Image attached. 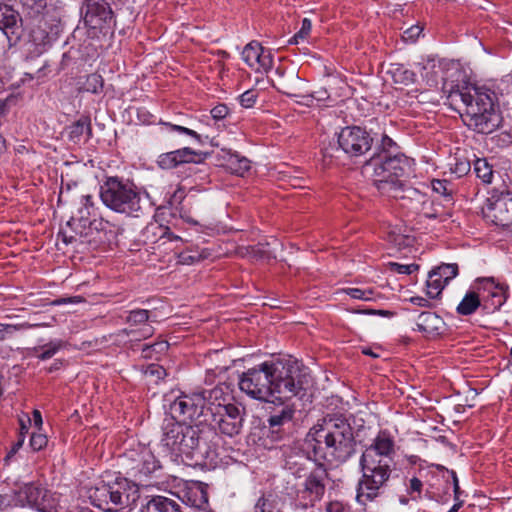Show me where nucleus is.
I'll list each match as a JSON object with an SVG mask.
<instances>
[{
	"label": "nucleus",
	"mask_w": 512,
	"mask_h": 512,
	"mask_svg": "<svg viewBox=\"0 0 512 512\" xmlns=\"http://www.w3.org/2000/svg\"><path fill=\"white\" fill-rule=\"evenodd\" d=\"M311 29H312L311 20L308 18H304L301 23V28L298 31V36H301L302 39H306L309 36Z\"/></svg>",
	"instance_id": "nucleus-54"
},
{
	"label": "nucleus",
	"mask_w": 512,
	"mask_h": 512,
	"mask_svg": "<svg viewBox=\"0 0 512 512\" xmlns=\"http://www.w3.org/2000/svg\"><path fill=\"white\" fill-rule=\"evenodd\" d=\"M116 238L113 226L100 219H93L84 229L75 234H69L68 231L61 229L58 233V239H61L65 245L74 244L78 249L80 245H87L91 249H97L102 245L111 244Z\"/></svg>",
	"instance_id": "nucleus-12"
},
{
	"label": "nucleus",
	"mask_w": 512,
	"mask_h": 512,
	"mask_svg": "<svg viewBox=\"0 0 512 512\" xmlns=\"http://www.w3.org/2000/svg\"><path fill=\"white\" fill-rule=\"evenodd\" d=\"M409 301L412 304L417 305L419 307H427V308H432L433 307V304L428 299H426L424 297L414 296V297H411L409 299Z\"/></svg>",
	"instance_id": "nucleus-58"
},
{
	"label": "nucleus",
	"mask_w": 512,
	"mask_h": 512,
	"mask_svg": "<svg viewBox=\"0 0 512 512\" xmlns=\"http://www.w3.org/2000/svg\"><path fill=\"white\" fill-rule=\"evenodd\" d=\"M388 266H389L390 270H392V271H395L399 274H407V275L412 274L413 272H415L419 269V265L415 264V263L404 265V264H399L396 262H389Z\"/></svg>",
	"instance_id": "nucleus-47"
},
{
	"label": "nucleus",
	"mask_w": 512,
	"mask_h": 512,
	"mask_svg": "<svg viewBox=\"0 0 512 512\" xmlns=\"http://www.w3.org/2000/svg\"><path fill=\"white\" fill-rule=\"evenodd\" d=\"M326 512H344L343 505L338 501L328 503Z\"/></svg>",
	"instance_id": "nucleus-64"
},
{
	"label": "nucleus",
	"mask_w": 512,
	"mask_h": 512,
	"mask_svg": "<svg viewBox=\"0 0 512 512\" xmlns=\"http://www.w3.org/2000/svg\"><path fill=\"white\" fill-rule=\"evenodd\" d=\"M254 512H283L281 498L273 493H263L254 505Z\"/></svg>",
	"instance_id": "nucleus-29"
},
{
	"label": "nucleus",
	"mask_w": 512,
	"mask_h": 512,
	"mask_svg": "<svg viewBox=\"0 0 512 512\" xmlns=\"http://www.w3.org/2000/svg\"><path fill=\"white\" fill-rule=\"evenodd\" d=\"M91 503L105 511L130 510L140 498L138 484L128 478L115 476L101 479L89 490Z\"/></svg>",
	"instance_id": "nucleus-7"
},
{
	"label": "nucleus",
	"mask_w": 512,
	"mask_h": 512,
	"mask_svg": "<svg viewBox=\"0 0 512 512\" xmlns=\"http://www.w3.org/2000/svg\"><path fill=\"white\" fill-rule=\"evenodd\" d=\"M12 102H14L13 97H7L6 99L0 101V118H3L7 115Z\"/></svg>",
	"instance_id": "nucleus-56"
},
{
	"label": "nucleus",
	"mask_w": 512,
	"mask_h": 512,
	"mask_svg": "<svg viewBox=\"0 0 512 512\" xmlns=\"http://www.w3.org/2000/svg\"><path fill=\"white\" fill-rule=\"evenodd\" d=\"M347 295H349L353 299L363 300L365 297V292L363 289L359 288H347L344 290Z\"/></svg>",
	"instance_id": "nucleus-59"
},
{
	"label": "nucleus",
	"mask_w": 512,
	"mask_h": 512,
	"mask_svg": "<svg viewBox=\"0 0 512 512\" xmlns=\"http://www.w3.org/2000/svg\"><path fill=\"white\" fill-rule=\"evenodd\" d=\"M174 151L162 153L158 156L157 164L162 169H172L178 166Z\"/></svg>",
	"instance_id": "nucleus-43"
},
{
	"label": "nucleus",
	"mask_w": 512,
	"mask_h": 512,
	"mask_svg": "<svg viewBox=\"0 0 512 512\" xmlns=\"http://www.w3.org/2000/svg\"><path fill=\"white\" fill-rule=\"evenodd\" d=\"M242 60L256 72H268L273 67V56L260 42H249L241 53Z\"/></svg>",
	"instance_id": "nucleus-18"
},
{
	"label": "nucleus",
	"mask_w": 512,
	"mask_h": 512,
	"mask_svg": "<svg viewBox=\"0 0 512 512\" xmlns=\"http://www.w3.org/2000/svg\"><path fill=\"white\" fill-rule=\"evenodd\" d=\"M150 318V312L146 309H135L131 310L127 317L126 322L132 326H141L139 329H124L123 332L129 336L132 340L147 339L154 334V328L148 324Z\"/></svg>",
	"instance_id": "nucleus-22"
},
{
	"label": "nucleus",
	"mask_w": 512,
	"mask_h": 512,
	"mask_svg": "<svg viewBox=\"0 0 512 512\" xmlns=\"http://www.w3.org/2000/svg\"><path fill=\"white\" fill-rule=\"evenodd\" d=\"M302 98L306 100V105H310V102H312L313 99H316L317 101H324L328 99L329 93L326 89H320L319 91H315L312 94L303 95Z\"/></svg>",
	"instance_id": "nucleus-52"
},
{
	"label": "nucleus",
	"mask_w": 512,
	"mask_h": 512,
	"mask_svg": "<svg viewBox=\"0 0 512 512\" xmlns=\"http://www.w3.org/2000/svg\"><path fill=\"white\" fill-rule=\"evenodd\" d=\"M479 307L482 308L480 293L470 291L465 294L461 302L458 304L456 311L459 315L468 316L473 314Z\"/></svg>",
	"instance_id": "nucleus-31"
},
{
	"label": "nucleus",
	"mask_w": 512,
	"mask_h": 512,
	"mask_svg": "<svg viewBox=\"0 0 512 512\" xmlns=\"http://www.w3.org/2000/svg\"><path fill=\"white\" fill-rule=\"evenodd\" d=\"M85 299L82 296H70V297H60L55 299L52 304L59 306L64 304H78L84 302Z\"/></svg>",
	"instance_id": "nucleus-53"
},
{
	"label": "nucleus",
	"mask_w": 512,
	"mask_h": 512,
	"mask_svg": "<svg viewBox=\"0 0 512 512\" xmlns=\"http://www.w3.org/2000/svg\"><path fill=\"white\" fill-rule=\"evenodd\" d=\"M162 444L175 456H184L193 465L213 467L219 459L220 437L207 420L187 424L168 420L162 427Z\"/></svg>",
	"instance_id": "nucleus-3"
},
{
	"label": "nucleus",
	"mask_w": 512,
	"mask_h": 512,
	"mask_svg": "<svg viewBox=\"0 0 512 512\" xmlns=\"http://www.w3.org/2000/svg\"><path fill=\"white\" fill-rule=\"evenodd\" d=\"M404 226H395V227H392L390 228L387 233H386V239L387 241H389L390 243L393 242V238H397L398 236V233H401V231L403 230Z\"/></svg>",
	"instance_id": "nucleus-63"
},
{
	"label": "nucleus",
	"mask_w": 512,
	"mask_h": 512,
	"mask_svg": "<svg viewBox=\"0 0 512 512\" xmlns=\"http://www.w3.org/2000/svg\"><path fill=\"white\" fill-rule=\"evenodd\" d=\"M317 467L306 475L303 484V492L309 494L311 506L322 500L325 491V480L328 478V471L323 461H315Z\"/></svg>",
	"instance_id": "nucleus-20"
},
{
	"label": "nucleus",
	"mask_w": 512,
	"mask_h": 512,
	"mask_svg": "<svg viewBox=\"0 0 512 512\" xmlns=\"http://www.w3.org/2000/svg\"><path fill=\"white\" fill-rule=\"evenodd\" d=\"M79 203L81 204V207L77 209V212L67 222V226L71 230L68 232L69 234H75L79 230L84 229V227L92 221L89 219L91 215V208L94 206L92 195H81Z\"/></svg>",
	"instance_id": "nucleus-24"
},
{
	"label": "nucleus",
	"mask_w": 512,
	"mask_h": 512,
	"mask_svg": "<svg viewBox=\"0 0 512 512\" xmlns=\"http://www.w3.org/2000/svg\"><path fill=\"white\" fill-rule=\"evenodd\" d=\"M104 87V79L103 77L98 73H92L89 74L82 87L81 90L85 92H89L92 94H99L103 91Z\"/></svg>",
	"instance_id": "nucleus-37"
},
{
	"label": "nucleus",
	"mask_w": 512,
	"mask_h": 512,
	"mask_svg": "<svg viewBox=\"0 0 512 512\" xmlns=\"http://www.w3.org/2000/svg\"><path fill=\"white\" fill-rule=\"evenodd\" d=\"M308 374L304 366L291 356L265 361L242 373L239 388L253 399L268 401L278 394L279 399H290L304 390Z\"/></svg>",
	"instance_id": "nucleus-1"
},
{
	"label": "nucleus",
	"mask_w": 512,
	"mask_h": 512,
	"mask_svg": "<svg viewBox=\"0 0 512 512\" xmlns=\"http://www.w3.org/2000/svg\"><path fill=\"white\" fill-rule=\"evenodd\" d=\"M177 164L184 163H201L206 158V154L200 151H195L189 147L174 150Z\"/></svg>",
	"instance_id": "nucleus-35"
},
{
	"label": "nucleus",
	"mask_w": 512,
	"mask_h": 512,
	"mask_svg": "<svg viewBox=\"0 0 512 512\" xmlns=\"http://www.w3.org/2000/svg\"><path fill=\"white\" fill-rule=\"evenodd\" d=\"M137 118L140 122L146 125L154 124L156 122L155 115L150 113L145 107L137 109Z\"/></svg>",
	"instance_id": "nucleus-51"
},
{
	"label": "nucleus",
	"mask_w": 512,
	"mask_h": 512,
	"mask_svg": "<svg viewBox=\"0 0 512 512\" xmlns=\"http://www.w3.org/2000/svg\"><path fill=\"white\" fill-rule=\"evenodd\" d=\"M414 239L408 235V228L404 226L401 233H398L397 238H393V244L399 248L408 247L412 244Z\"/></svg>",
	"instance_id": "nucleus-48"
},
{
	"label": "nucleus",
	"mask_w": 512,
	"mask_h": 512,
	"mask_svg": "<svg viewBox=\"0 0 512 512\" xmlns=\"http://www.w3.org/2000/svg\"><path fill=\"white\" fill-rule=\"evenodd\" d=\"M380 150L377 154H395L398 152V146L397 144L387 135H383L381 139V143L378 147Z\"/></svg>",
	"instance_id": "nucleus-45"
},
{
	"label": "nucleus",
	"mask_w": 512,
	"mask_h": 512,
	"mask_svg": "<svg viewBox=\"0 0 512 512\" xmlns=\"http://www.w3.org/2000/svg\"><path fill=\"white\" fill-rule=\"evenodd\" d=\"M17 330V327L10 324L0 323V340L4 339L7 334H12Z\"/></svg>",
	"instance_id": "nucleus-62"
},
{
	"label": "nucleus",
	"mask_w": 512,
	"mask_h": 512,
	"mask_svg": "<svg viewBox=\"0 0 512 512\" xmlns=\"http://www.w3.org/2000/svg\"><path fill=\"white\" fill-rule=\"evenodd\" d=\"M65 341L61 339L51 340L50 342L34 347L32 354L39 360H47L52 358L60 349L65 347Z\"/></svg>",
	"instance_id": "nucleus-32"
},
{
	"label": "nucleus",
	"mask_w": 512,
	"mask_h": 512,
	"mask_svg": "<svg viewBox=\"0 0 512 512\" xmlns=\"http://www.w3.org/2000/svg\"><path fill=\"white\" fill-rule=\"evenodd\" d=\"M475 288L481 296L482 310L487 313L498 311L507 299L508 287L495 281L493 277L478 278Z\"/></svg>",
	"instance_id": "nucleus-16"
},
{
	"label": "nucleus",
	"mask_w": 512,
	"mask_h": 512,
	"mask_svg": "<svg viewBox=\"0 0 512 512\" xmlns=\"http://www.w3.org/2000/svg\"><path fill=\"white\" fill-rule=\"evenodd\" d=\"M121 464L126 474L139 482H147L148 479L159 477L161 471L160 462L152 452L146 448L131 449L121 456Z\"/></svg>",
	"instance_id": "nucleus-14"
},
{
	"label": "nucleus",
	"mask_w": 512,
	"mask_h": 512,
	"mask_svg": "<svg viewBox=\"0 0 512 512\" xmlns=\"http://www.w3.org/2000/svg\"><path fill=\"white\" fill-rule=\"evenodd\" d=\"M474 172L484 183H491L493 178L492 166L486 159L477 158L474 161Z\"/></svg>",
	"instance_id": "nucleus-38"
},
{
	"label": "nucleus",
	"mask_w": 512,
	"mask_h": 512,
	"mask_svg": "<svg viewBox=\"0 0 512 512\" xmlns=\"http://www.w3.org/2000/svg\"><path fill=\"white\" fill-rule=\"evenodd\" d=\"M296 409L291 404H281L270 413L267 418L266 436L272 441H279L289 436L294 426Z\"/></svg>",
	"instance_id": "nucleus-15"
},
{
	"label": "nucleus",
	"mask_w": 512,
	"mask_h": 512,
	"mask_svg": "<svg viewBox=\"0 0 512 512\" xmlns=\"http://www.w3.org/2000/svg\"><path fill=\"white\" fill-rule=\"evenodd\" d=\"M141 512H182V508L174 496L154 495L142 506Z\"/></svg>",
	"instance_id": "nucleus-27"
},
{
	"label": "nucleus",
	"mask_w": 512,
	"mask_h": 512,
	"mask_svg": "<svg viewBox=\"0 0 512 512\" xmlns=\"http://www.w3.org/2000/svg\"><path fill=\"white\" fill-rule=\"evenodd\" d=\"M113 211L131 214L141 209L140 194H96Z\"/></svg>",
	"instance_id": "nucleus-21"
},
{
	"label": "nucleus",
	"mask_w": 512,
	"mask_h": 512,
	"mask_svg": "<svg viewBox=\"0 0 512 512\" xmlns=\"http://www.w3.org/2000/svg\"><path fill=\"white\" fill-rule=\"evenodd\" d=\"M304 442L314 461L345 464L357 452L354 427L339 413H329L319 419L309 429Z\"/></svg>",
	"instance_id": "nucleus-4"
},
{
	"label": "nucleus",
	"mask_w": 512,
	"mask_h": 512,
	"mask_svg": "<svg viewBox=\"0 0 512 512\" xmlns=\"http://www.w3.org/2000/svg\"><path fill=\"white\" fill-rule=\"evenodd\" d=\"M446 283H444L443 279L439 278L438 275H434V271L429 272V277L426 282L427 286V296L430 299H436L440 296L442 290L444 289Z\"/></svg>",
	"instance_id": "nucleus-36"
},
{
	"label": "nucleus",
	"mask_w": 512,
	"mask_h": 512,
	"mask_svg": "<svg viewBox=\"0 0 512 512\" xmlns=\"http://www.w3.org/2000/svg\"><path fill=\"white\" fill-rule=\"evenodd\" d=\"M434 275H438L439 278L443 279L444 283L448 282L458 275V265L453 264H442L437 268L433 269Z\"/></svg>",
	"instance_id": "nucleus-39"
},
{
	"label": "nucleus",
	"mask_w": 512,
	"mask_h": 512,
	"mask_svg": "<svg viewBox=\"0 0 512 512\" xmlns=\"http://www.w3.org/2000/svg\"><path fill=\"white\" fill-rule=\"evenodd\" d=\"M178 503L201 512L208 511L207 485L202 482H191L182 488L177 495H174Z\"/></svg>",
	"instance_id": "nucleus-19"
},
{
	"label": "nucleus",
	"mask_w": 512,
	"mask_h": 512,
	"mask_svg": "<svg viewBox=\"0 0 512 512\" xmlns=\"http://www.w3.org/2000/svg\"><path fill=\"white\" fill-rule=\"evenodd\" d=\"M168 343L167 342H157L152 345H144L143 346V352L153 350L157 353H162L168 349Z\"/></svg>",
	"instance_id": "nucleus-55"
},
{
	"label": "nucleus",
	"mask_w": 512,
	"mask_h": 512,
	"mask_svg": "<svg viewBox=\"0 0 512 512\" xmlns=\"http://www.w3.org/2000/svg\"><path fill=\"white\" fill-rule=\"evenodd\" d=\"M134 185L128 179L119 176L106 178L100 192H134Z\"/></svg>",
	"instance_id": "nucleus-33"
},
{
	"label": "nucleus",
	"mask_w": 512,
	"mask_h": 512,
	"mask_svg": "<svg viewBox=\"0 0 512 512\" xmlns=\"http://www.w3.org/2000/svg\"><path fill=\"white\" fill-rule=\"evenodd\" d=\"M454 167L451 168L452 173L456 174L458 177H462L466 175L470 169V162L467 160L455 159Z\"/></svg>",
	"instance_id": "nucleus-50"
},
{
	"label": "nucleus",
	"mask_w": 512,
	"mask_h": 512,
	"mask_svg": "<svg viewBox=\"0 0 512 512\" xmlns=\"http://www.w3.org/2000/svg\"><path fill=\"white\" fill-rule=\"evenodd\" d=\"M443 80L442 92L452 109L461 113L464 122L478 133L489 134L498 128L500 115L492 93L465 80L460 71Z\"/></svg>",
	"instance_id": "nucleus-2"
},
{
	"label": "nucleus",
	"mask_w": 512,
	"mask_h": 512,
	"mask_svg": "<svg viewBox=\"0 0 512 512\" xmlns=\"http://www.w3.org/2000/svg\"><path fill=\"white\" fill-rule=\"evenodd\" d=\"M144 374L146 377L151 378L157 382L158 380L163 379L167 375V372L161 365L152 363L145 368Z\"/></svg>",
	"instance_id": "nucleus-41"
},
{
	"label": "nucleus",
	"mask_w": 512,
	"mask_h": 512,
	"mask_svg": "<svg viewBox=\"0 0 512 512\" xmlns=\"http://www.w3.org/2000/svg\"><path fill=\"white\" fill-rule=\"evenodd\" d=\"M222 395L223 389L220 387L190 395L183 394L170 404L172 416L170 420L175 421V419L180 418L184 423L189 420L190 424L207 420L210 403L214 400H220Z\"/></svg>",
	"instance_id": "nucleus-9"
},
{
	"label": "nucleus",
	"mask_w": 512,
	"mask_h": 512,
	"mask_svg": "<svg viewBox=\"0 0 512 512\" xmlns=\"http://www.w3.org/2000/svg\"><path fill=\"white\" fill-rule=\"evenodd\" d=\"M83 27L78 25L73 31L74 38H80L84 33L88 38H98L112 29L114 12L105 0H84L81 8Z\"/></svg>",
	"instance_id": "nucleus-10"
},
{
	"label": "nucleus",
	"mask_w": 512,
	"mask_h": 512,
	"mask_svg": "<svg viewBox=\"0 0 512 512\" xmlns=\"http://www.w3.org/2000/svg\"><path fill=\"white\" fill-rule=\"evenodd\" d=\"M338 146L329 145L322 150L323 162L329 166L334 163V152L342 150L349 157H359L367 153L372 146L373 138L359 126H346L337 135Z\"/></svg>",
	"instance_id": "nucleus-11"
},
{
	"label": "nucleus",
	"mask_w": 512,
	"mask_h": 512,
	"mask_svg": "<svg viewBox=\"0 0 512 512\" xmlns=\"http://www.w3.org/2000/svg\"><path fill=\"white\" fill-rule=\"evenodd\" d=\"M312 452H307L300 447H289L284 451V468L289 470L295 477L301 478L307 475L308 465L311 461Z\"/></svg>",
	"instance_id": "nucleus-23"
},
{
	"label": "nucleus",
	"mask_w": 512,
	"mask_h": 512,
	"mask_svg": "<svg viewBox=\"0 0 512 512\" xmlns=\"http://www.w3.org/2000/svg\"><path fill=\"white\" fill-rule=\"evenodd\" d=\"M155 228H158L161 230V238H167L170 241H178L181 240V237L175 235L173 232L170 231L169 227H163V226H156Z\"/></svg>",
	"instance_id": "nucleus-57"
},
{
	"label": "nucleus",
	"mask_w": 512,
	"mask_h": 512,
	"mask_svg": "<svg viewBox=\"0 0 512 512\" xmlns=\"http://www.w3.org/2000/svg\"><path fill=\"white\" fill-rule=\"evenodd\" d=\"M366 166L373 167L372 180L377 190L406 189V177L410 164L404 154H374Z\"/></svg>",
	"instance_id": "nucleus-8"
},
{
	"label": "nucleus",
	"mask_w": 512,
	"mask_h": 512,
	"mask_svg": "<svg viewBox=\"0 0 512 512\" xmlns=\"http://www.w3.org/2000/svg\"><path fill=\"white\" fill-rule=\"evenodd\" d=\"M446 183V180L433 179L431 181L432 192H440V190L447 192Z\"/></svg>",
	"instance_id": "nucleus-60"
},
{
	"label": "nucleus",
	"mask_w": 512,
	"mask_h": 512,
	"mask_svg": "<svg viewBox=\"0 0 512 512\" xmlns=\"http://www.w3.org/2000/svg\"><path fill=\"white\" fill-rule=\"evenodd\" d=\"M19 14L11 6L0 3V30L7 37L8 41L18 39Z\"/></svg>",
	"instance_id": "nucleus-25"
},
{
	"label": "nucleus",
	"mask_w": 512,
	"mask_h": 512,
	"mask_svg": "<svg viewBox=\"0 0 512 512\" xmlns=\"http://www.w3.org/2000/svg\"><path fill=\"white\" fill-rule=\"evenodd\" d=\"M392 79L397 84L408 86L413 84L416 80V74L414 71L408 69L403 64H393L389 70Z\"/></svg>",
	"instance_id": "nucleus-34"
},
{
	"label": "nucleus",
	"mask_w": 512,
	"mask_h": 512,
	"mask_svg": "<svg viewBox=\"0 0 512 512\" xmlns=\"http://www.w3.org/2000/svg\"><path fill=\"white\" fill-rule=\"evenodd\" d=\"M48 444V438L45 434L33 432L30 436V447L33 451H40Z\"/></svg>",
	"instance_id": "nucleus-46"
},
{
	"label": "nucleus",
	"mask_w": 512,
	"mask_h": 512,
	"mask_svg": "<svg viewBox=\"0 0 512 512\" xmlns=\"http://www.w3.org/2000/svg\"><path fill=\"white\" fill-rule=\"evenodd\" d=\"M159 124L166 126L167 128L170 129V131L188 135V136L192 137L193 139H195L199 144H203L202 136L200 134H198L193 129H190V128H187V127H184L181 125L172 124L170 122H164V121H160Z\"/></svg>",
	"instance_id": "nucleus-40"
},
{
	"label": "nucleus",
	"mask_w": 512,
	"mask_h": 512,
	"mask_svg": "<svg viewBox=\"0 0 512 512\" xmlns=\"http://www.w3.org/2000/svg\"><path fill=\"white\" fill-rule=\"evenodd\" d=\"M226 400L223 393L220 400L210 403L207 423L215 430L217 426L222 434L233 437L238 435L243 427L245 412L235 404L226 403Z\"/></svg>",
	"instance_id": "nucleus-13"
},
{
	"label": "nucleus",
	"mask_w": 512,
	"mask_h": 512,
	"mask_svg": "<svg viewBox=\"0 0 512 512\" xmlns=\"http://www.w3.org/2000/svg\"><path fill=\"white\" fill-rule=\"evenodd\" d=\"M418 331L427 336H439L443 333L445 323L444 320L434 312H422L417 320Z\"/></svg>",
	"instance_id": "nucleus-26"
},
{
	"label": "nucleus",
	"mask_w": 512,
	"mask_h": 512,
	"mask_svg": "<svg viewBox=\"0 0 512 512\" xmlns=\"http://www.w3.org/2000/svg\"><path fill=\"white\" fill-rule=\"evenodd\" d=\"M421 490H422V482H421V480L418 479L417 477H413L410 480L409 493L417 492L418 494H420Z\"/></svg>",
	"instance_id": "nucleus-61"
},
{
	"label": "nucleus",
	"mask_w": 512,
	"mask_h": 512,
	"mask_svg": "<svg viewBox=\"0 0 512 512\" xmlns=\"http://www.w3.org/2000/svg\"><path fill=\"white\" fill-rule=\"evenodd\" d=\"M395 443L387 431H380L372 444L360 457L362 476L358 482L356 499L365 504L373 501L379 490L388 481L391 474L392 456L395 454Z\"/></svg>",
	"instance_id": "nucleus-5"
},
{
	"label": "nucleus",
	"mask_w": 512,
	"mask_h": 512,
	"mask_svg": "<svg viewBox=\"0 0 512 512\" xmlns=\"http://www.w3.org/2000/svg\"><path fill=\"white\" fill-rule=\"evenodd\" d=\"M202 259H204V256L197 251H183L178 255V262L184 265H191Z\"/></svg>",
	"instance_id": "nucleus-44"
},
{
	"label": "nucleus",
	"mask_w": 512,
	"mask_h": 512,
	"mask_svg": "<svg viewBox=\"0 0 512 512\" xmlns=\"http://www.w3.org/2000/svg\"><path fill=\"white\" fill-rule=\"evenodd\" d=\"M17 499L22 506H29L39 512H55L50 504L47 490L34 483L22 486L17 492Z\"/></svg>",
	"instance_id": "nucleus-17"
},
{
	"label": "nucleus",
	"mask_w": 512,
	"mask_h": 512,
	"mask_svg": "<svg viewBox=\"0 0 512 512\" xmlns=\"http://www.w3.org/2000/svg\"><path fill=\"white\" fill-rule=\"evenodd\" d=\"M229 112L228 106L224 103L217 104L210 111L211 117L217 122L225 119L229 115Z\"/></svg>",
	"instance_id": "nucleus-49"
},
{
	"label": "nucleus",
	"mask_w": 512,
	"mask_h": 512,
	"mask_svg": "<svg viewBox=\"0 0 512 512\" xmlns=\"http://www.w3.org/2000/svg\"><path fill=\"white\" fill-rule=\"evenodd\" d=\"M67 137L73 143H79L84 133L88 139L92 136V126L89 117H81L66 128Z\"/></svg>",
	"instance_id": "nucleus-30"
},
{
	"label": "nucleus",
	"mask_w": 512,
	"mask_h": 512,
	"mask_svg": "<svg viewBox=\"0 0 512 512\" xmlns=\"http://www.w3.org/2000/svg\"><path fill=\"white\" fill-rule=\"evenodd\" d=\"M259 96V93L256 89L246 90L239 96V103L243 108H252Z\"/></svg>",
	"instance_id": "nucleus-42"
},
{
	"label": "nucleus",
	"mask_w": 512,
	"mask_h": 512,
	"mask_svg": "<svg viewBox=\"0 0 512 512\" xmlns=\"http://www.w3.org/2000/svg\"><path fill=\"white\" fill-rule=\"evenodd\" d=\"M30 22L29 37L36 46L56 41L62 31V6L59 0H19Z\"/></svg>",
	"instance_id": "nucleus-6"
},
{
	"label": "nucleus",
	"mask_w": 512,
	"mask_h": 512,
	"mask_svg": "<svg viewBox=\"0 0 512 512\" xmlns=\"http://www.w3.org/2000/svg\"><path fill=\"white\" fill-rule=\"evenodd\" d=\"M220 157L224 161L223 165L235 175L243 176L250 169V160L236 151L222 149Z\"/></svg>",
	"instance_id": "nucleus-28"
}]
</instances>
